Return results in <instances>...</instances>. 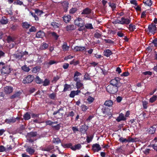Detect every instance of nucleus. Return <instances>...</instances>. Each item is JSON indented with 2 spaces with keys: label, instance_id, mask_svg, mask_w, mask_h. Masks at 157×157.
Returning <instances> with one entry per match:
<instances>
[{
  "label": "nucleus",
  "instance_id": "obj_46",
  "mask_svg": "<svg viewBox=\"0 0 157 157\" xmlns=\"http://www.w3.org/2000/svg\"><path fill=\"white\" fill-rule=\"evenodd\" d=\"M35 11L36 13L39 15H40L43 13L42 11L38 9H36L35 10Z\"/></svg>",
  "mask_w": 157,
  "mask_h": 157
},
{
  "label": "nucleus",
  "instance_id": "obj_43",
  "mask_svg": "<svg viewBox=\"0 0 157 157\" xmlns=\"http://www.w3.org/2000/svg\"><path fill=\"white\" fill-rule=\"evenodd\" d=\"M22 69L25 71L28 72L30 70V69L26 65H25L21 67Z\"/></svg>",
  "mask_w": 157,
  "mask_h": 157
},
{
  "label": "nucleus",
  "instance_id": "obj_10",
  "mask_svg": "<svg viewBox=\"0 0 157 157\" xmlns=\"http://www.w3.org/2000/svg\"><path fill=\"white\" fill-rule=\"evenodd\" d=\"M121 24L124 25H128L131 22V19L125 18L124 17H122L121 18Z\"/></svg>",
  "mask_w": 157,
  "mask_h": 157
},
{
  "label": "nucleus",
  "instance_id": "obj_4",
  "mask_svg": "<svg viewBox=\"0 0 157 157\" xmlns=\"http://www.w3.org/2000/svg\"><path fill=\"white\" fill-rule=\"evenodd\" d=\"M34 78V77L33 75H29L23 80L22 82L24 84L30 83L33 81Z\"/></svg>",
  "mask_w": 157,
  "mask_h": 157
},
{
  "label": "nucleus",
  "instance_id": "obj_33",
  "mask_svg": "<svg viewBox=\"0 0 157 157\" xmlns=\"http://www.w3.org/2000/svg\"><path fill=\"white\" fill-rule=\"evenodd\" d=\"M62 48L64 51H68L69 49V46H67V43L65 42L62 46Z\"/></svg>",
  "mask_w": 157,
  "mask_h": 157
},
{
  "label": "nucleus",
  "instance_id": "obj_38",
  "mask_svg": "<svg viewBox=\"0 0 157 157\" xmlns=\"http://www.w3.org/2000/svg\"><path fill=\"white\" fill-rule=\"evenodd\" d=\"M0 22L1 24H6L8 23V21L5 17H2V19L0 20Z\"/></svg>",
  "mask_w": 157,
  "mask_h": 157
},
{
  "label": "nucleus",
  "instance_id": "obj_19",
  "mask_svg": "<svg viewBox=\"0 0 157 157\" xmlns=\"http://www.w3.org/2000/svg\"><path fill=\"white\" fill-rule=\"evenodd\" d=\"M85 47H80L76 46L74 47V50L76 52L83 51L85 50Z\"/></svg>",
  "mask_w": 157,
  "mask_h": 157
},
{
  "label": "nucleus",
  "instance_id": "obj_59",
  "mask_svg": "<svg viewBox=\"0 0 157 157\" xmlns=\"http://www.w3.org/2000/svg\"><path fill=\"white\" fill-rule=\"evenodd\" d=\"M146 5L149 6H151L152 4V1L151 0H146L145 1Z\"/></svg>",
  "mask_w": 157,
  "mask_h": 157
},
{
  "label": "nucleus",
  "instance_id": "obj_49",
  "mask_svg": "<svg viewBox=\"0 0 157 157\" xmlns=\"http://www.w3.org/2000/svg\"><path fill=\"white\" fill-rule=\"evenodd\" d=\"M94 137L93 135H91L90 136H87L86 141L87 143H90Z\"/></svg>",
  "mask_w": 157,
  "mask_h": 157
},
{
  "label": "nucleus",
  "instance_id": "obj_44",
  "mask_svg": "<svg viewBox=\"0 0 157 157\" xmlns=\"http://www.w3.org/2000/svg\"><path fill=\"white\" fill-rule=\"evenodd\" d=\"M85 27L88 29H93L94 28L91 23L86 24L85 25Z\"/></svg>",
  "mask_w": 157,
  "mask_h": 157
},
{
  "label": "nucleus",
  "instance_id": "obj_32",
  "mask_svg": "<svg viewBox=\"0 0 157 157\" xmlns=\"http://www.w3.org/2000/svg\"><path fill=\"white\" fill-rule=\"evenodd\" d=\"M40 70V67L39 66H36L33 68L32 71L33 73H36Z\"/></svg>",
  "mask_w": 157,
  "mask_h": 157
},
{
  "label": "nucleus",
  "instance_id": "obj_31",
  "mask_svg": "<svg viewBox=\"0 0 157 157\" xmlns=\"http://www.w3.org/2000/svg\"><path fill=\"white\" fill-rule=\"evenodd\" d=\"M23 118L25 120H28L30 119L31 118V116L29 113L28 112H26L24 114L23 116Z\"/></svg>",
  "mask_w": 157,
  "mask_h": 157
},
{
  "label": "nucleus",
  "instance_id": "obj_28",
  "mask_svg": "<svg viewBox=\"0 0 157 157\" xmlns=\"http://www.w3.org/2000/svg\"><path fill=\"white\" fill-rule=\"evenodd\" d=\"M50 34H51L52 36L54 39L55 40H58L59 36L55 32H51Z\"/></svg>",
  "mask_w": 157,
  "mask_h": 157
},
{
  "label": "nucleus",
  "instance_id": "obj_29",
  "mask_svg": "<svg viewBox=\"0 0 157 157\" xmlns=\"http://www.w3.org/2000/svg\"><path fill=\"white\" fill-rule=\"evenodd\" d=\"M35 82L38 84H41L43 83V80L40 78L38 76H37L35 78Z\"/></svg>",
  "mask_w": 157,
  "mask_h": 157
},
{
  "label": "nucleus",
  "instance_id": "obj_55",
  "mask_svg": "<svg viewBox=\"0 0 157 157\" xmlns=\"http://www.w3.org/2000/svg\"><path fill=\"white\" fill-rule=\"evenodd\" d=\"M81 107L82 111L83 112L86 111L88 109V107L84 105H82Z\"/></svg>",
  "mask_w": 157,
  "mask_h": 157
},
{
  "label": "nucleus",
  "instance_id": "obj_34",
  "mask_svg": "<svg viewBox=\"0 0 157 157\" xmlns=\"http://www.w3.org/2000/svg\"><path fill=\"white\" fill-rule=\"evenodd\" d=\"M157 99V95H153L149 99V102L152 103L154 102Z\"/></svg>",
  "mask_w": 157,
  "mask_h": 157
},
{
  "label": "nucleus",
  "instance_id": "obj_7",
  "mask_svg": "<svg viewBox=\"0 0 157 157\" xmlns=\"http://www.w3.org/2000/svg\"><path fill=\"white\" fill-rule=\"evenodd\" d=\"M101 149V147L98 144L96 143L93 144L92 146V150L94 152H98Z\"/></svg>",
  "mask_w": 157,
  "mask_h": 157
},
{
  "label": "nucleus",
  "instance_id": "obj_2",
  "mask_svg": "<svg viewBox=\"0 0 157 157\" xmlns=\"http://www.w3.org/2000/svg\"><path fill=\"white\" fill-rule=\"evenodd\" d=\"M121 78L118 77H116L114 79H112L110 81V85L117 86L118 87L120 86L121 83L120 82Z\"/></svg>",
  "mask_w": 157,
  "mask_h": 157
},
{
  "label": "nucleus",
  "instance_id": "obj_25",
  "mask_svg": "<svg viewBox=\"0 0 157 157\" xmlns=\"http://www.w3.org/2000/svg\"><path fill=\"white\" fill-rule=\"evenodd\" d=\"M82 147V146L80 144H77L75 145L74 146L71 147V149L73 151H75L76 150H79Z\"/></svg>",
  "mask_w": 157,
  "mask_h": 157
},
{
  "label": "nucleus",
  "instance_id": "obj_48",
  "mask_svg": "<svg viewBox=\"0 0 157 157\" xmlns=\"http://www.w3.org/2000/svg\"><path fill=\"white\" fill-rule=\"evenodd\" d=\"M18 27V25L17 24H12L10 27V29L12 31L16 30Z\"/></svg>",
  "mask_w": 157,
  "mask_h": 157
},
{
  "label": "nucleus",
  "instance_id": "obj_11",
  "mask_svg": "<svg viewBox=\"0 0 157 157\" xmlns=\"http://www.w3.org/2000/svg\"><path fill=\"white\" fill-rule=\"evenodd\" d=\"M81 92V91L79 90H77L76 91L72 90L69 96L70 98H74L75 95H78Z\"/></svg>",
  "mask_w": 157,
  "mask_h": 157
},
{
  "label": "nucleus",
  "instance_id": "obj_13",
  "mask_svg": "<svg viewBox=\"0 0 157 157\" xmlns=\"http://www.w3.org/2000/svg\"><path fill=\"white\" fill-rule=\"evenodd\" d=\"M91 11L92 10L91 9L86 7L82 10L81 14L82 15L89 14L91 13Z\"/></svg>",
  "mask_w": 157,
  "mask_h": 157
},
{
  "label": "nucleus",
  "instance_id": "obj_21",
  "mask_svg": "<svg viewBox=\"0 0 157 157\" xmlns=\"http://www.w3.org/2000/svg\"><path fill=\"white\" fill-rule=\"evenodd\" d=\"M76 28V26L73 25H68L66 27V30L67 31L74 30Z\"/></svg>",
  "mask_w": 157,
  "mask_h": 157
},
{
  "label": "nucleus",
  "instance_id": "obj_40",
  "mask_svg": "<svg viewBox=\"0 0 157 157\" xmlns=\"http://www.w3.org/2000/svg\"><path fill=\"white\" fill-rule=\"evenodd\" d=\"M43 86H48L49 85L50 83V81L48 79H45L44 81H43Z\"/></svg>",
  "mask_w": 157,
  "mask_h": 157
},
{
  "label": "nucleus",
  "instance_id": "obj_37",
  "mask_svg": "<svg viewBox=\"0 0 157 157\" xmlns=\"http://www.w3.org/2000/svg\"><path fill=\"white\" fill-rule=\"evenodd\" d=\"M63 86L64 88L63 91L64 92L68 90L71 87L70 85L67 84H65Z\"/></svg>",
  "mask_w": 157,
  "mask_h": 157
},
{
  "label": "nucleus",
  "instance_id": "obj_18",
  "mask_svg": "<svg viewBox=\"0 0 157 157\" xmlns=\"http://www.w3.org/2000/svg\"><path fill=\"white\" fill-rule=\"evenodd\" d=\"M53 143L55 144H58L61 143V140L58 137H54L52 140Z\"/></svg>",
  "mask_w": 157,
  "mask_h": 157
},
{
  "label": "nucleus",
  "instance_id": "obj_36",
  "mask_svg": "<svg viewBox=\"0 0 157 157\" xmlns=\"http://www.w3.org/2000/svg\"><path fill=\"white\" fill-rule=\"evenodd\" d=\"M113 103V102L111 100H109L105 101L104 104L106 106L110 107L112 105Z\"/></svg>",
  "mask_w": 157,
  "mask_h": 157
},
{
  "label": "nucleus",
  "instance_id": "obj_8",
  "mask_svg": "<svg viewBox=\"0 0 157 157\" xmlns=\"http://www.w3.org/2000/svg\"><path fill=\"white\" fill-rule=\"evenodd\" d=\"M25 151L27 152L31 155H32L34 154L35 152V149L30 146H28Z\"/></svg>",
  "mask_w": 157,
  "mask_h": 157
},
{
  "label": "nucleus",
  "instance_id": "obj_27",
  "mask_svg": "<svg viewBox=\"0 0 157 157\" xmlns=\"http://www.w3.org/2000/svg\"><path fill=\"white\" fill-rule=\"evenodd\" d=\"M63 19L65 23H67L71 20V16L70 15L64 16L63 17Z\"/></svg>",
  "mask_w": 157,
  "mask_h": 157
},
{
  "label": "nucleus",
  "instance_id": "obj_63",
  "mask_svg": "<svg viewBox=\"0 0 157 157\" xmlns=\"http://www.w3.org/2000/svg\"><path fill=\"white\" fill-rule=\"evenodd\" d=\"M63 5L64 7L67 8L68 6L69 5V2L67 1H64L63 2Z\"/></svg>",
  "mask_w": 157,
  "mask_h": 157
},
{
  "label": "nucleus",
  "instance_id": "obj_41",
  "mask_svg": "<svg viewBox=\"0 0 157 157\" xmlns=\"http://www.w3.org/2000/svg\"><path fill=\"white\" fill-rule=\"evenodd\" d=\"M52 127L54 129L59 131L60 129L61 126L60 124H58L56 125H52Z\"/></svg>",
  "mask_w": 157,
  "mask_h": 157
},
{
  "label": "nucleus",
  "instance_id": "obj_50",
  "mask_svg": "<svg viewBox=\"0 0 157 157\" xmlns=\"http://www.w3.org/2000/svg\"><path fill=\"white\" fill-rule=\"evenodd\" d=\"M87 101L89 102V104L93 102L94 100V98L90 96H89L87 99Z\"/></svg>",
  "mask_w": 157,
  "mask_h": 157
},
{
  "label": "nucleus",
  "instance_id": "obj_64",
  "mask_svg": "<svg viewBox=\"0 0 157 157\" xmlns=\"http://www.w3.org/2000/svg\"><path fill=\"white\" fill-rule=\"evenodd\" d=\"M152 43L154 44L155 47H157V38H155L153 40Z\"/></svg>",
  "mask_w": 157,
  "mask_h": 157
},
{
  "label": "nucleus",
  "instance_id": "obj_42",
  "mask_svg": "<svg viewBox=\"0 0 157 157\" xmlns=\"http://www.w3.org/2000/svg\"><path fill=\"white\" fill-rule=\"evenodd\" d=\"M62 145L64 148H70L72 147V144L71 143H69L66 144H62Z\"/></svg>",
  "mask_w": 157,
  "mask_h": 157
},
{
  "label": "nucleus",
  "instance_id": "obj_6",
  "mask_svg": "<svg viewBox=\"0 0 157 157\" xmlns=\"http://www.w3.org/2000/svg\"><path fill=\"white\" fill-rule=\"evenodd\" d=\"M11 69L9 66H4L1 69V71L2 74H8L11 71Z\"/></svg>",
  "mask_w": 157,
  "mask_h": 157
},
{
  "label": "nucleus",
  "instance_id": "obj_60",
  "mask_svg": "<svg viewBox=\"0 0 157 157\" xmlns=\"http://www.w3.org/2000/svg\"><path fill=\"white\" fill-rule=\"evenodd\" d=\"M84 78L86 80H90L91 79L89 75L87 73H86L84 75Z\"/></svg>",
  "mask_w": 157,
  "mask_h": 157
},
{
  "label": "nucleus",
  "instance_id": "obj_30",
  "mask_svg": "<svg viewBox=\"0 0 157 157\" xmlns=\"http://www.w3.org/2000/svg\"><path fill=\"white\" fill-rule=\"evenodd\" d=\"M61 110H63V108H60L57 111H56L54 112L53 114V115H55L57 113H58L60 116L61 117L63 116V113H60V111Z\"/></svg>",
  "mask_w": 157,
  "mask_h": 157
},
{
  "label": "nucleus",
  "instance_id": "obj_45",
  "mask_svg": "<svg viewBox=\"0 0 157 157\" xmlns=\"http://www.w3.org/2000/svg\"><path fill=\"white\" fill-rule=\"evenodd\" d=\"M83 86V84L80 81H77L76 83V88L78 89H80Z\"/></svg>",
  "mask_w": 157,
  "mask_h": 157
},
{
  "label": "nucleus",
  "instance_id": "obj_26",
  "mask_svg": "<svg viewBox=\"0 0 157 157\" xmlns=\"http://www.w3.org/2000/svg\"><path fill=\"white\" fill-rule=\"evenodd\" d=\"M21 25L23 28L25 29H28L31 26V25L27 22H22Z\"/></svg>",
  "mask_w": 157,
  "mask_h": 157
},
{
  "label": "nucleus",
  "instance_id": "obj_61",
  "mask_svg": "<svg viewBox=\"0 0 157 157\" xmlns=\"http://www.w3.org/2000/svg\"><path fill=\"white\" fill-rule=\"evenodd\" d=\"M77 10V9L76 8H72L70 10V13H74Z\"/></svg>",
  "mask_w": 157,
  "mask_h": 157
},
{
  "label": "nucleus",
  "instance_id": "obj_3",
  "mask_svg": "<svg viewBox=\"0 0 157 157\" xmlns=\"http://www.w3.org/2000/svg\"><path fill=\"white\" fill-rule=\"evenodd\" d=\"M74 23L76 25L80 27H82L85 25V21L81 18L77 17L74 21Z\"/></svg>",
  "mask_w": 157,
  "mask_h": 157
},
{
  "label": "nucleus",
  "instance_id": "obj_12",
  "mask_svg": "<svg viewBox=\"0 0 157 157\" xmlns=\"http://www.w3.org/2000/svg\"><path fill=\"white\" fill-rule=\"evenodd\" d=\"M126 120V118L124 116V114L122 113H120L119 116L117 117L116 120L118 122H119L121 121H124Z\"/></svg>",
  "mask_w": 157,
  "mask_h": 157
},
{
  "label": "nucleus",
  "instance_id": "obj_47",
  "mask_svg": "<svg viewBox=\"0 0 157 157\" xmlns=\"http://www.w3.org/2000/svg\"><path fill=\"white\" fill-rule=\"evenodd\" d=\"M79 62L78 60L75 61L74 59L70 62V64L71 65L73 64L74 66H76L79 64Z\"/></svg>",
  "mask_w": 157,
  "mask_h": 157
},
{
  "label": "nucleus",
  "instance_id": "obj_15",
  "mask_svg": "<svg viewBox=\"0 0 157 157\" xmlns=\"http://www.w3.org/2000/svg\"><path fill=\"white\" fill-rule=\"evenodd\" d=\"M13 56L14 58L17 59L18 60H20L21 59L22 57L24 56V54H22V53L17 52L16 54L13 55Z\"/></svg>",
  "mask_w": 157,
  "mask_h": 157
},
{
  "label": "nucleus",
  "instance_id": "obj_54",
  "mask_svg": "<svg viewBox=\"0 0 157 157\" xmlns=\"http://www.w3.org/2000/svg\"><path fill=\"white\" fill-rule=\"evenodd\" d=\"M148 103L146 101H142L143 106L144 109H147V105Z\"/></svg>",
  "mask_w": 157,
  "mask_h": 157
},
{
  "label": "nucleus",
  "instance_id": "obj_16",
  "mask_svg": "<svg viewBox=\"0 0 157 157\" xmlns=\"http://www.w3.org/2000/svg\"><path fill=\"white\" fill-rule=\"evenodd\" d=\"M45 36V33L42 30L38 31L36 34V37L38 38H43Z\"/></svg>",
  "mask_w": 157,
  "mask_h": 157
},
{
  "label": "nucleus",
  "instance_id": "obj_9",
  "mask_svg": "<svg viewBox=\"0 0 157 157\" xmlns=\"http://www.w3.org/2000/svg\"><path fill=\"white\" fill-rule=\"evenodd\" d=\"M89 127L85 124L81 126L80 129V131L82 133L85 134L86 133V131L88 129Z\"/></svg>",
  "mask_w": 157,
  "mask_h": 157
},
{
  "label": "nucleus",
  "instance_id": "obj_52",
  "mask_svg": "<svg viewBox=\"0 0 157 157\" xmlns=\"http://www.w3.org/2000/svg\"><path fill=\"white\" fill-rule=\"evenodd\" d=\"M127 141V139L124 138L122 137H121L119 140V141L122 143L128 142Z\"/></svg>",
  "mask_w": 157,
  "mask_h": 157
},
{
  "label": "nucleus",
  "instance_id": "obj_23",
  "mask_svg": "<svg viewBox=\"0 0 157 157\" xmlns=\"http://www.w3.org/2000/svg\"><path fill=\"white\" fill-rule=\"evenodd\" d=\"M109 111V109L107 108H103L101 109V112L104 116L108 115Z\"/></svg>",
  "mask_w": 157,
  "mask_h": 157
},
{
  "label": "nucleus",
  "instance_id": "obj_22",
  "mask_svg": "<svg viewBox=\"0 0 157 157\" xmlns=\"http://www.w3.org/2000/svg\"><path fill=\"white\" fill-rule=\"evenodd\" d=\"M37 133L36 132H31L28 133L27 134V136L29 138L37 136Z\"/></svg>",
  "mask_w": 157,
  "mask_h": 157
},
{
  "label": "nucleus",
  "instance_id": "obj_53",
  "mask_svg": "<svg viewBox=\"0 0 157 157\" xmlns=\"http://www.w3.org/2000/svg\"><path fill=\"white\" fill-rule=\"evenodd\" d=\"M14 39L10 36H9L7 38V41L8 43H9L11 42H13Z\"/></svg>",
  "mask_w": 157,
  "mask_h": 157
},
{
  "label": "nucleus",
  "instance_id": "obj_20",
  "mask_svg": "<svg viewBox=\"0 0 157 157\" xmlns=\"http://www.w3.org/2000/svg\"><path fill=\"white\" fill-rule=\"evenodd\" d=\"M104 55V56L107 57L109 56L112 54V52L109 49H106L103 52Z\"/></svg>",
  "mask_w": 157,
  "mask_h": 157
},
{
  "label": "nucleus",
  "instance_id": "obj_57",
  "mask_svg": "<svg viewBox=\"0 0 157 157\" xmlns=\"http://www.w3.org/2000/svg\"><path fill=\"white\" fill-rule=\"evenodd\" d=\"M36 28L34 26H32L29 29V32L30 33L36 32Z\"/></svg>",
  "mask_w": 157,
  "mask_h": 157
},
{
  "label": "nucleus",
  "instance_id": "obj_5",
  "mask_svg": "<svg viewBox=\"0 0 157 157\" xmlns=\"http://www.w3.org/2000/svg\"><path fill=\"white\" fill-rule=\"evenodd\" d=\"M148 30L149 32L154 34L157 30V28L156 25L154 23H152L151 24L148 25Z\"/></svg>",
  "mask_w": 157,
  "mask_h": 157
},
{
  "label": "nucleus",
  "instance_id": "obj_58",
  "mask_svg": "<svg viewBox=\"0 0 157 157\" xmlns=\"http://www.w3.org/2000/svg\"><path fill=\"white\" fill-rule=\"evenodd\" d=\"M60 78V77L57 75L56 76H55L53 77V79L52 81V82H56Z\"/></svg>",
  "mask_w": 157,
  "mask_h": 157
},
{
  "label": "nucleus",
  "instance_id": "obj_56",
  "mask_svg": "<svg viewBox=\"0 0 157 157\" xmlns=\"http://www.w3.org/2000/svg\"><path fill=\"white\" fill-rule=\"evenodd\" d=\"M48 46V44L45 43H43L42 45V49L45 50L46 49Z\"/></svg>",
  "mask_w": 157,
  "mask_h": 157
},
{
  "label": "nucleus",
  "instance_id": "obj_39",
  "mask_svg": "<svg viewBox=\"0 0 157 157\" xmlns=\"http://www.w3.org/2000/svg\"><path fill=\"white\" fill-rule=\"evenodd\" d=\"M5 122L8 124H10V123H14L16 122V119L15 118L13 119H6L5 120Z\"/></svg>",
  "mask_w": 157,
  "mask_h": 157
},
{
  "label": "nucleus",
  "instance_id": "obj_24",
  "mask_svg": "<svg viewBox=\"0 0 157 157\" xmlns=\"http://www.w3.org/2000/svg\"><path fill=\"white\" fill-rule=\"evenodd\" d=\"M156 128L153 126L151 127L147 130L148 133L150 134H154L155 132Z\"/></svg>",
  "mask_w": 157,
  "mask_h": 157
},
{
  "label": "nucleus",
  "instance_id": "obj_14",
  "mask_svg": "<svg viewBox=\"0 0 157 157\" xmlns=\"http://www.w3.org/2000/svg\"><path fill=\"white\" fill-rule=\"evenodd\" d=\"M13 90V88L10 86H6L4 88V91L6 94H9L12 93Z\"/></svg>",
  "mask_w": 157,
  "mask_h": 157
},
{
  "label": "nucleus",
  "instance_id": "obj_62",
  "mask_svg": "<svg viewBox=\"0 0 157 157\" xmlns=\"http://www.w3.org/2000/svg\"><path fill=\"white\" fill-rule=\"evenodd\" d=\"M75 115V113L73 111H71V112H68V114L67 115V117H73Z\"/></svg>",
  "mask_w": 157,
  "mask_h": 157
},
{
  "label": "nucleus",
  "instance_id": "obj_51",
  "mask_svg": "<svg viewBox=\"0 0 157 157\" xmlns=\"http://www.w3.org/2000/svg\"><path fill=\"white\" fill-rule=\"evenodd\" d=\"M56 96V94L54 93H52L49 94L48 96V97L49 98L52 100H55Z\"/></svg>",
  "mask_w": 157,
  "mask_h": 157
},
{
  "label": "nucleus",
  "instance_id": "obj_1",
  "mask_svg": "<svg viewBox=\"0 0 157 157\" xmlns=\"http://www.w3.org/2000/svg\"><path fill=\"white\" fill-rule=\"evenodd\" d=\"M118 88L119 87L117 86L109 85L107 86L106 90L110 94H114L117 92Z\"/></svg>",
  "mask_w": 157,
  "mask_h": 157
},
{
  "label": "nucleus",
  "instance_id": "obj_35",
  "mask_svg": "<svg viewBox=\"0 0 157 157\" xmlns=\"http://www.w3.org/2000/svg\"><path fill=\"white\" fill-rule=\"evenodd\" d=\"M128 29L130 31L133 32L135 29H136V26L134 25L131 24L129 25Z\"/></svg>",
  "mask_w": 157,
  "mask_h": 157
},
{
  "label": "nucleus",
  "instance_id": "obj_17",
  "mask_svg": "<svg viewBox=\"0 0 157 157\" xmlns=\"http://www.w3.org/2000/svg\"><path fill=\"white\" fill-rule=\"evenodd\" d=\"M21 94V92L20 91L16 92L14 94L10 97L11 99H14L20 97Z\"/></svg>",
  "mask_w": 157,
  "mask_h": 157
}]
</instances>
